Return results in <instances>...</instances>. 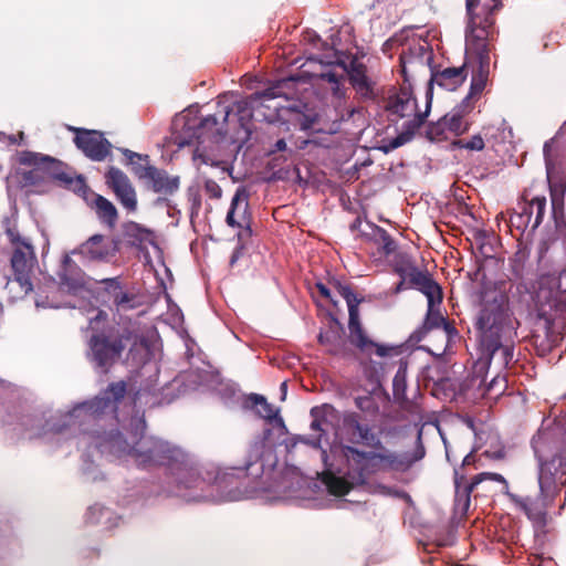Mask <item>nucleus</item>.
I'll use <instances>...</instances> for the list:
<instances>
[{
    "instance_id": "obj_1",
    "label": "nucleus",
    "mask_w": 566,
    "mask_h": 566,
    "mask_svg": "<svg viewBox=\"0 0 566 566\" xmlns=\"http://www.w3.org/2000/svg\"><path fill=\"white\" fill-rule=\"evenodd\" d=\"M344 428L347 440L373 450L366 451L355 446H343L342 452L349 465V475L358 483H367L371 475L385 471H405L424 457L421 434L417 438V448L412 454L397 453L387 449L380 439V433L367 423L361 422L357 412L344 417Z\"/></svg>"
},
{
    "instance_id": "obj_2",
    "label": "nucleus",
    "mask_w": 566,
    "mask_h": 566,
    "mask_svg": "<svg viewBox=\"0 0 566 566\" xmlns=\"http://www.w3.org/2000/svg\"><path fill=\"white\" fill-rule=\"evenodd\" d=\"M98 447L102 451H108L117 457L129 455L142 469L166 467L174 474L186 473L191 478L197 473V464L192 454L156 437L143 434L134 444H130L116 430L111 431Z\"/></svg>"
},
{
    "instance_id": "obj_3",
    "label": "nucleus",
    "mask_w": 566,
    "mask_h": 566,
    "mask_svg": "<svg viewBox=\"0 0 566 566\" xmlns=\"http://www.w3.org/2000/svg\"><path fill=\"white\" fill-rule=\"evenodd\" d=\"M476 325L482 333V343L490 353V364L509 367L514 359L518 325L510 311L509 296L496 290L484 292Z\"/></svg>"
},
{
    "instance_id": "obj_4",
    "label": "nucleus",
    "mask_w": 566,
    "mask_h": 566,
    "mask_svg": "<svg viewBox=\"0 0 566 566\" xmlns=\"http://www.w3.org/2000/svg\"><path fill=\"white\" fill-rule=\"evenodd\" d=\"M535 455L539 462V494L532 496H513L514 502L533 521H542L547 509L554 503L563 486L566 485V452L545 438L533 443Z\"/></svg>"
},
{
    "instance_id": "obj_5",
    "label": "nucleus",
    "mask_w": 566,
    "mask_h": 566,
    "mask_svg": "<svg viewBox=\"0 0 566 566\" xmlns=\"http://www.w3.org/2000/svg\"><path fill=\"white\" fill-rule=\"evenodd\" d=\"M128 343H133L129 348L133 359L135 352L142 349L147 354L149 350L146 339L129 327L119 328L111 324L101 328L92 327L87 339L86 358L94 369L106 375L122 358Z\"/></svg>"
},
{
    "instance_id": "obj_6",
    "label": "nucleus",
    "mask_w": 566,
    "mask_h": 566,
    "mask_svg": "<svg viewBox=\"0 0 566 566\" xmlns=\"http://www.w3.org/2000/svg\"><path fill=\"white\" fill-rule=\"evenodd\" d=\"M6 235L9 241V261L13 280L7 281L4 290L12 298H22L33 290L32 276L38 266L35 249L30 239L15 228H8Z\"/></svg>"
},
{
    "instance_id": "obj_7",
    "label": "nucleus",
    "mask_w": 566,
    "mask_h": 566,
    "mask_svg": "<svg viewBox=\"0 0 566 566\" xmlns=\"http://www.w3.org/2000/svg\"><path fill=\"white\" fill-rule=\"evenodd\" d=\"M329 284L343 296L348 307V331L349 342L364 354L375 353L379 357H387L395 349L392 346L378 344L370 339L364 329L360 316L359 304L364 297H358L349 284L342 283L337 279H332Z\"/></svg>"
},
{
    "instance_id": "obj_8",
    "label": "nucleus",
    "mask_w": 566,
    "mask_h": 566,
    "mask_svg": "<svg viewBox=\"0 0 566 566\" xmlns=\"http://www.w3.org/2000/svg\"><path fill=\"white\" fill-rule=\"evenodd\" d=\"M551 218V206L544 191H538L535 185L524 188L517 199L516 209L510 216V222L518 230L530 229L531 233Z\"/></svg>"
},
{
    "instance_id": "obj_9",
    "label": "nucleus",
    "mask_w": 566,
    "mask_h": 566,
    "mask_svg": "<svg viewBox=\"0 0 566 566\" xmlns=\"http://www.w3.org/2000/svg\"><path fill=\"white\" fill-rule=\"evenodd\" d=\"M127 394V382L124 380L111 382L93 399L77 405L66 415L63 427L71 426L75 418L97 419L105 415L116 417L119 403Z\"/></svg>"
},
{
    "instance_id": "obj_10",
    "label": "nucleus",
    "mask_w": 566,
    "mask_h": 566,
    "mask_svg": "<svg viewBox=\"0 0 566 566\" xmlns=\"http://www.w3.org/2000/svg\"><path fill=\"white\" fill-rule=\"evenodd\" d=\"M19 164L22 166H35L43 169V174L59 182L60 186H63L82 197L90 192V187L86 185L83 176H72L67 174L64 170L63 163L49 155L24 150L19 155Z\"/></svg>"
},
{
    "instance_id": "obj_11",
    "label": "nucleus",
    "mask_w": 566,
    "mask_h": 566,
    "mask_svg": "<svg viewBox=\"0 0 566 566\" xmlns=\"http://www.w3.org/2000/svg\"><path fill=\"white\" fill-rule=\"evenodd\" d=\"M488 369L489 366L485 361H478L473 366L472 373L461 382V394L471 400L500 397L507 388V380L505 376L496 374L486 382Z\"/></svg>"
},
{
    "instance_id": "obj_12",
    "label": "nucleus",
    "mask_w": 566,
    "mask_h": 566,
    "mask_svg": "<svg viewBox=\"0 0 566 566\" xmlns=\"http://www.w3.org/2000/svg\"><path fill=\"white\" fill-rule=\"evenodd\" d=\"M475 6L471 11H468L470 18L469 31L465 35V52L467 54H482L491 53V43L495 40V19L493 17V7L488 9L484 17L474 13Z\"/></svg>"
},
{
    "instance_id": "obj_13",
    "label": "nucleus",
    "mask_w": 566,
    "mask_h": 566,
    "mask_svg": "<svg viewBox=\"0 0 566 566\" xmlns=\"http://www.w3.org/2000/svg\"><path fill=\"white\" fill-rule=\"evenodd\" d=\"M433 61V51L427 40L412 39L403 48L399 55L400 72L403 83L409 84L415 75L429 70Z\"/></svg>"
},
{
    "instance_id": "obj_14",
    "label": "nucleus",
    "mask_w": 566,
    "mask_h": 566,
    "mask_svg": "<svg viewBox=\"0 0 566 566\" xmlns=\"http://www.w3.org/2000/svg\"><path fill=\"white\" fill-rule=\"evenodd\" d=\"M475 462L474 454L468 453L463 460L460 469L454 470V486H455V505L463 513H467L471 504V493L483 481H495L502 483L505 489H509V483L505 478L499 473L482 472L472 478L469 482L463 473L460 471L463 468L471 465Z\"/></svg>"
},
{
    "instance_id": "obj_15",
    "label": "nucleus",
    "mask_w": 566,
    "mask_h": 566,
    "mask_svg": "<svg viewBox=\"0 0 566 566\" xmlns=\"http://www.w3.org/2000/svg\"><path fill=\"white\" fill-rule=\"evenodd\" d=\"M432 95L427 94V103L424 112L418 108L416 98L411 92V84H405L401 86L399 92L389 96L385 109L388 113V117L391 122H397L400 118H415L418 115L422 116V124L428 116L431 107Z\"/></svg>"
},
{
    "instance_id": "obj_16",
    "label": "nucleus",
    "mask_w": 566,
    "mask_h": 566,
    "mask_svg": "<svg viewBox=\"0 0 566 566\" xmlns=\"http://www.w3.org/2000/svg\"><path fill=\"white\" fill-rule=\"evenodd\" d=\"M395 272L407 281L408 289H415L426 295L431 303L433 297L439 296L441 286L431 277L427 271L420 270L415 262L407 255L401 256V261L395 265Z\"/></svg>"
},
{
    "instance_id": "obj_17",
    "label": "nucleus",
    "mask_w": 566,
    "mask_h": 566,
    "mask_svg": "<svg viewBox=\"0 0 566 566\" xmlns=\"http://www.w3.org/2000/svg\"><path fill=\"white\" fill-rule=\"evenodd\" d=\"M551 201V219L566 248V175L546 177Z\"/></svg>"
},
{
    "instance_id": "obj_18",
    "label": "nucleus",
    "mask_w": 566,
    "mask_h": 566,
    "mask_svg": "<svg viewBox=\"0 0 566 566\" xmlns=\"http://www.w3.org/2000/svg\"><path fill=\"white\" fill-rule=\"evenodd\" d=\"M67 129L75 134V146L91 160L103 161L109 156L112 144L102 132L73 126H69Z\"/></svg>"
},
{
    "instance_id": "obj_19",
    "label": "nucleus",
    "mask_w": 566,
    "mask_h": 566,
    "mask_svg": "<svg viewBox=\"0 0 566 566\" xmlns=\"http://www.w3.org/2000/svg\"><path fill=\"white\" fill-rule=\"evenodd\" d=\"M119 250V241H106L103 234H93L71 253L88 262H108Z\"/></svg>"
},
{
    "instance_id": "obj_20",
    "label": "nucleus",
    "mask_w": 566,
    "mask_h": 566,
    "mask_svg": "<svg viewBox=\"0 0 566 566\" xmlns=\"http://www.w3.org/2000/svg\"><path fill=\"white\" fill-rule=\"evenodd\" d=\"M249 192L245 187H238L226 217V223L233 229H242L247 235L252 234L251 213L249 210Z\"/></svg>"
},
{
    "instance_id": "obj_21",
    "label": "nucleus",
    "mask_w": 566,
    "mask_h": 566,
    "mask_svg": "<svg viewBox=\"0 0 566 566\" xmlns=\"http://www.w3.org/2000/svg\"><path fill=\"white\" fill-rule=\"evenodd\" d=\"M106 185L128 212L137 210V196L129 178L118 168L109 167L105 174Z\"/></svg>"
},
{
    "instance_id": "obj_22",
    "label": "nucleus",
    "mask_w": 566,
    "mask_h": 566,
    "mask_svg": "<svg viewBox=\"0 0 566 566\" xmlns=\"http://www.w3.org/2000/svg\"><path fill=\"white\" fill-rule=\"evenodd\" d=\"M104 285V292L112 301L116 313L135 310L142 305L136 293L124 289L119 277H108L99 281Z\"/></svg>"
},
{
    "instance_id": "obj_23",
    "label": "nucleus",
    "mask_w": 566,
    "mask_h": 566,
    "mask_svg": "<svg viewBox=\"0 0 566 566\" xmlns=\"http://www.w3.org/2000/svg\"><path fill=\"white\" fill-rule=\"evenodd\" d=\"M546 177L566 175V143L554 136L543 146Z\"/></svg>"
},
{
    "instance_id": "obj_24",
    "label": "nucleus",
    "mask_w": 566,
    "mask_h": 566,
    "mask_svg": "<svg viewBox=\"0 0 566 566\" xmlns=\"http://www.w3.org/2000/svg\"><path fill=\"white\" fill-rule=\"evenodd\" d=\"M345 74L348 75L349 82L357 94L364 99H374L375 83L367 76V66L359 62L357 59H353L349 66H344Z\"/></svg>"
},
{
    "instance_id": "obj_25",
    "label": "nucleus",
    "mask_w": 566,
    "mask_h": 566,
    "mask_svg": "<svg viewBox=\"0 0 566 566\" xmlns=\"http://www.w3.org/2000/svg\"><path fill=\"white\" fill-rule=\"evenodd\" d=\"M87 206L95 212L97 219L109 230H113L118 221V211L114 203L102 195L90 192L83 196Z\"/></svg>"
},
{
    "instance_id": "obj_26",
    "label": "nucleus",
    "mask_w": 566,
    "mask_h": 566,
    "mask_svg": "<svg viewBox=\"0 0 566 566\" xmlns=\"http://www.w3.org/2000/svg\"><path fill=\"white\" fill-rule=\"evenodd\" d=\"M281 108L287 116L286 119L298 126L302 130L312 129L318 123V114L301 101H293Z\"/></svg>"
},
{
    "instance_id": "obj_27",
    "label": "nucleus",
    "mask_w": 566,
    "mask_h": 566,
    "mask_svg": "<svg viewBox=\"0 0 566 566\" xmlns=\"http://www.w3.org/2000/svg\"><path fill=\"white\" fill-rule=\"evenodd\" d=\"M294 77L282 78L277 81L274 85L261 91L251 94L245 101L238 102L235 108L239 113L245 112L248 108H253L256 103H262L263 101L274 99L276 97L285 96L287 97V93L285 88L290 87L294 83Z\"/></svg>"
},
{
    "instance_id": "obj_28",
    "label": "nucleus",
    "mask_w": 566,
    "mask_h": 566,
    "mask_svg": "<svg viewBox=\"0 0 566 566\" xmlns=\"http://www.w3.org/2000/svg\"><path fill=\"white\" fill-rule=\"evenodd\" d=\"M468 77L467 64L461 66L446 67L443 70H431L430 83H436L447 91H454L461 86Z\"/></svg>"
},
{
    "instance_id": "obj_29",
    "label": "nucleus",
    "mask_w": 566,
    "mask_h": 566,
    "mask_svg": "<svg viewBox=\"0 0 566 566\" xmlns=\"http://www.w3.org/2000/svg\"><path fill=\"white\" fill-rule=\"evenodd\" d=\"M59 277L61 284L73 292L83 289L86 284L84 271L72 260L70 254H65L62 260Z\"/></svg>"
},
{
    "instance_id": "obj_30",
    "label": "nucleus",
    "mask_w": 566,
    "mask_h": 566,
    "mask_svg": "<svg viewBox=\"0 0 566 566\" xmlns=\"http://www.w3.org/2000/svg\"><path fill=\"white\" fill-rule=\"evenodd\" d=\"M344 327L337 318L332 319V324L326 332L318 335V343L327 347L332 355H339L344 352L345 340L343 337Z\"/></svg>"
},
{
    "instance_id": "obj_31",
    "label": "nucleus",
    "mask_w": 566,
    "mask_h": 566,
    "mask_svg": "<svg viewBox=\"0 0 566 566\" xmlns=\"http://www.w3.org/2000/svg\"><path fill=\"white\" fill-rule=\"evenodd\" d=\"M473 109V104H468L462 101L443 116L448 130L455 136H460L469 130L470 124L464 120V117Z\"/></svg>"
},
{
    "instance_id": "obj_32",
    "label": "nucleus",
    "mask_w": 566,
    "mask_h": 566,
    "mask_svg": "<svg viewBox=\"0 0 566 566\" xmlns=\"http://www.w3.org/2000/svg\"><path fill=\"white\" fill-rule=\"evenodd\" d=\"M227 132L219 126V120L216 115H208L203 117L197 126L193 137L201 144L206 140L219 142L226 136Z\"/></svg>"
},
{
    "instance_id": "obj_33",
    "label": "nucleus",
    "mask_w": 566,
    "mask_h": 566,
    "mask_svg": "<svg viewBox=\"0 0 566 566\" xmlns=\"http://www.w3.org/2000/svg\"><path fill=\"white\" fill-rule=\"evenodd\" d=\"M146 182L156 193L172 195L179 188L178 177H170L165 170L156 167L150 170Z\"/></svg>"
},
{
    "instance_id": "obj_34",
    "label": "nucleus",
    "mask_w": 566,
    "mask_h": 566,
    "mask_svg": "<svg viewBox=\"0 0 566 566\" xmlns=\"http://www.w3.org/2000/svg\"><path fill=\"white\" fill-rule=\"evenodd\" d=\"M322 482L327 488L328 492L335 496H344L349 493V491L355 485H364L365 483H358L356 482L350 475H349V465L347 464V478L345 476H337L331 471L323 472L322 474Z\"/></svg>"
},
{
    "instance_id": "obj_35",
    "label": "nucleus",
    "mask_w": 566,
    "mask_h": 566,
    "mask_svg": "<svg viewBox=\"0 0 566 566\" xmlns=\"http://www.w3.org/2000/svg\"><path fill=\"white\" fill-rule=\"evenodd\" d=\"M345 64L343 62H333L323 65V71L315 76L322 81H326L331 84V91L337 97L342 96L340 85L345 78L344 72Z\"/></svg>"
},
{
    "instance_id": "obj_36",
    "label": "nucleus",
    "mask_w": 566,
    "mask_h": 566,
    "mask_svg": "<svg viewBox=\"0 0 566 566\" xmlns=\"http://www.w3.org/2000/svg\"><path fill=\"white\" fill-rule=\"evenodd\" d=\"M421 126H422V116L421 115H418L415 118L406 120L403 124L402 132L399 135H397L395 138L389 140V143L382 147L384 151L389 153L394 149L401 147L406 143L410 142Z\"/></svg>"
},
{
    "instance_id": "obj_37",
    "label": "nucleus",
    "mask_w": 566,
    "mask_h": 566,
    "mask_svg": "<svg viewBox=\"0 0 566 566\" xmlns=\"http://www.w3.org/2000/svg\"><path fill=\"white\" fill-rule=\"evenodd\" d=\"M123 154L132 166L133 174L138 179L146 180L150 175V170L155 168V166L149 165V156L129 149H123Z\"/></svg>"
},
{
    "instance_id": "obj_38",
    "label": "nucleus",
    "mask_w": 566,
    "mask_h": 566,
    "mask_svg": "<svg viewBox=\"0 0 566 566\" xmlns=\"http://www.w3.org/2000/svg\"><path fill=\"white\" fill-rule=\"evenodd\" d=\"M528 259V253L524 249L517 250L514 255L510 259V280L514 282H518L523 284L526 275V261Z\"/></svg>"
},
{
    "instance_id": "obj_39",
    "label": "nucleus",
    "mask_w": 566,
    "mask_h": 566,
    "mask_svg": "<svg viewBox=\"0 0 566 566\" xmlns=\"http://www.w3.org/2000/svg\"><path fill=\"white\" fill-rule=\"evenodd\" d=\"M371 240L378 247L379 252L384 256H389L397 250V243L388 231L381 227L374 226Z\"/></svg>"
},
{
    "instance_id": "obj_40",
    "label": "nucleus",
    "mask_w": 566,
    "mask_h": 566,
    "mask_svg": "<svg viewBox=\"0 0 566 566\" xmlns=\"http://www.w3.org/2000/svg\"><path fill=\"white\" fill-rule=\"evenodd\" d=\"M248 399L251 402L252 407L258 408L256 412L261 418L265 419L269 422H272L273 420H279L280 422H283L282 418L279 417V410L275 409L271 403H269L264 396L251 394Z\"/></svg>"
},
{
    "instance_id": "obj_41",
    "label": "nucleus",
    "mask_w": 566,
    "mask_h": 566,
    "mask_svg": "<svg viewBox=\"0 0 566 566\" xmlns=\"http://www.w3.org/2000/svg\"><path fill=\"white\" fill-rule=\"evenodd\" d=\"M442 298L443 294L441 291L439 296L432 298L431 303L428 301V312L423 323V328L426 331L439 328L441 324L444 323L446 317L441 314L439 310L434 308L436 304H440L442 302Z\"/></svg>"
},
{
    "instance_id": "obj_42",
    "label": "nucleus",
    "mask_w": 566,
    "mask_h": 566,
    "mask_svg": "<svg viewBox=\"0 0 566 566\" xmlns=\"http://www.w3.org/2000/svg\"><path fill=\"white\" fill-rule=\"evenodd\" d=\"M556 233L560 237V234L556 231L555 228H554V231L545 230L541 233L539 239L536 244V258H537L538 264L545 260L549 250L556 242V240H557Z\"/></svg>"
},
{
    "instance_id": "obj_43",
    "label": "nucleus",
    "mask_w": 566,
    "mask_h": 566,
    "mask_svg": "<svg viewBox=\"0 0 566 566\" xmlns=\"http://www.w3.org/2000/svg\"><path fill=\"white\" fill-rule=\"evenodd\" d=\"M471 59L473 57L476 62V67L472 71V76L479 77V78H489L490 74V53H482V54H468Z\"/></svg>"
},
{
    "instance_id": "obj_44",
    "label": "nucleus",
    "mask_w": 566,
    "mask_h": 566,
    "mask_svg": "<svg viewBox=\"0 0 566 566\" xmlns=\"http://www.w3.org/2000/svg\"><path fill=\"white\" fill-rule=\"evenodd\" d=\"M453 148L480 151L485 147L484 139L480 134L473 135L469 140L455 139L451 143Z\"/></svg>"
},
{
    "instance_id": "obj_45",
    "label": "nucleus",
    "mask_w": 566,
    "mask_h": 566,
    "mask_svg": "<svg viewBox=\"0 0 566 566\" xmlns=\"http://www.w3.org/2000/svg\"><path fill=\"white\" fill-rule=\"evenodd\" d=\"M448 130V126L446 125V120L441 117L438 122L431 123L426 130L427 138L431 142L434 140H443L447 139L446 132Z\"/></svg>"
},
{
    "instance_id": "obj_46",
    "label": "nucleus",
    "mask_w": 566,
    "mask_h": 566,
    "mask_svg": "<svg viewBox=\"0 0 566 566\" xmlns=\"http://www.w3.org/2000/svg\"><path fill=\"white\" fill-rule=\"evenodd\" d=\"M355 405L360 411L369 415H375L379 410L378 403L376 402L375 398L371 397L370 395L356 397Z\"/></svg>"
},
{
    "instance_id": "obj_47",
    "label": "nucleus",
    "mask_w": 566,
    "mask_h": 566,
    "mask_svg": "<svg viewBox=\"0 0 566 566\" xmlns=\"http://www.w3.org/2000/svg\"><path fill=\"white\" fill-rule=\"evenodd\" d=\"M486 82H488V80L472 76L470 92L467 95V97L463 99V102H465L468 104H473L472 101L480 96V94L485 88Z\"/></svg>"
},
{
    "instance_id": "obj_48",
    "label": "nucleus",
    "mask_w": 566,
    "mask_h": 566,
    "mask_svg": "<svg viewBox=\"0 0 566 566\" xmlns=\"http://www.w3.org/2000/svg\"><path fill=\"white\" fill-rule=\"evenodd\" d=\"M203 189L210 199L218 200L222 197V189L213 179L205 180Z\"/></svg>"
},
{
    "instance_id": "obj_49",
    "label": "nucleus",
    "mask_w": 566,
    "mask_h": 566,
    "mask_svg": "<svg viewBox=\"0 0 566 566\" xmlns=\"http://www.w3.org/2000/svg\"><path fill=\"white\" fill-rule=\"evenodd\" d=\"M323 422H326V421L325 420H321V419H314L312 421L311 428H312V430L317 432V436L315 438H313L312 440H306L307 444H310V446H312L314 448H318L319 447L322 433L324 432V429L322 428Z\"/></svg>"
},
{
    "instance_id": "obj_50",
    "label": "nucleus",
    "mask_w": 566,
    "mask_h": 566,
    "mask_svg": "<svg viewBox=\"0 0 566 566\" xmlns=\"http://www.w3.org/2000/svg\"><path fill=\"white\" fill-rule=\"evenodd\" d=\"M33 169L29 170V171H25L23 172V180L27 182V184H30V185H35L38 184L41 179H43L44 177L43 176H40V172L43 174V169L41 168H38L35 166H32Z\"/></svg>"
},
{
    "instance_id": "obj_51",
    "label": "nucleus",
    "mask_w": 566,
    "mask_h": 566,
    "mask_svg": "<svg viewBox=\"0 0 566 566\" xmlns=\"http://www.w3.org/2000/svg\"><path fill=\"white\" fill-rule=\"evenodd\" d=\"M315 287L317 290V292L319 293V295L322 297H324L325 300H327L328 302H331L334 306H337V301H335L333 297H332V294H331V291L322 282H317L315 284Z\"/></svg>"
},
{
    "instance_id": "obj_52",
    "label": "nucleus",
    "mask_w": 566,
    "mask_h": 566,
    "mask_svg": "<svg viewBox=\"0 0 566 566\" xmlns=\"http://www.w3.org/2000/svg\"><path fill=\"white\" fill-rule=\"evenodd\" d=\"M126 231L128 234H136L138 235V239L142 241L144 239V237L142 234H147L148 231L143 229L138 223L136 222H130L127 227H126Z\"/></svg>"
},
{
    "instance_id": "obj_53",
    "label": "nucleus",
    "mask_w": 566,
    "mask_h": 566,
    "mask_svg": "<svg viewBox=\"0 0 566 566\" xmlns=\"http://www.w3.org/2000/svg\"><path fill=\"white\" fill-rule=\"evenodd\" d=\"M448 337H453L458 334L457 328L454 327L453 323H451L448 318L444 319V323L441 324V326Z\"/></svg>"
},
{
    "instance_id": "obj_54",
    "label": "nucleus",
    "mask_w": 566,
    "mask_h": 566,
    "mask_svg": "<svg viewBox=\"0 0 566 566\" xmlns=\"http://www.w3.org/2000/svg\"><path fill=\"white\" fill-rule=\"evenodd\" d=\"M189 200L191 201V208L193 211L198 212L201 208V197L198 191L189 195Z\"/></svg>"
},
{
    "instance_id": "obj_55",
    "label": "nucleus",
    "mask_w": 566,
    "mask_h": 566,
    "mask_svg": "<svg viewBox=\"0 0 566 566\" xmlns=\"http://www.w3.org/2000/svg\"><path fill=\"white\" fill-rule=\"evenodd\" d=\"M468 10L471 11L475 6H479L480 0H465ZM493 2L494 9H500L502 7L501 0H491Z\"/></svg>"
},
{
    "instance_id": "obj_56",
    "label": "nucleus",
    "mask_w": 566,
    "mask_h": 566,
    "mask_svg": "<svg viewBox=\"0 0 566 566\" xmlns=\"http://www.w3.org/2000/svg\"><path fill=\"white\" fill-rule=\"evenodd\" d=\"M106 317H107V314H106L104 311H99V312L97 313V315H96L94 318H92V319L90 321V329L92 331V327H96L95 325H96L99 321H105V319H106Z\"/></svg>"
},
{
    "instance_id": "obj_57",
    "label": "nucleus",
    "mask_w": 566,
    "mask_h": 566,
    "mask_svg": "<svg viewBox=\"0 0 566 566\" xmlns=\"http://www.w3.org/2000/svg\"><path fill=\"white\" fill-rule=\"evenodd\" d=\"M287 149L286 143L283 138L277 139L271 150V153L285 151Z\"/></svg>"
},
{
    "instance_id": "obj_58",
    "label": "nucleus",
    "mask_w": 566,
    "mask_h": 566,
    "mask_svg": "<svg viewBox=\"0 0 566 566\" xmlns=\"http://www.w3.org/2000/svg\"><path fill=\"white\" fill-rule=\"evenodd\" d=\"M408 289L407 287V281L405 279H400V281L397 283L395 287V293H400L401 291Z\"/></svg>"
},
{
    "instance_id": "obj_59",
    "label": "nucleus",
    "mask_w": 566,
    "mask_h": 566,
    "mask_svg": "<svg viewBox=\"0 0 566 566\" xmlns=\"http://www.w3.org/2000/svg\"><path fill=\"white\" fill-rule=\"evenodd\" d=\"M403 377H405L403 374L399 369L394 378V387L395 388H397L399 386L400 381H403Z\"/></svg>"
},
{
    "instance_id": "obj_60",
    "label": "nucleus",
    "mask_w": 566,
    "mask_h": 566,
    "mask_svg": "<svg viewBox=\"0 0 566 566\" xmlns=\"http://www.w3.org/2000/svg\"><path fill=\"white\" fill-rule=\"evenodd\" d=\"M231 113V109L229 107H223L220 112V114L222 115V122L223 124L227 123L228 118H229V115Z\"/></svg>"
},
{
    "instance_id": "obj_61",
    "label": "nucleus",
    "mask_w": 566,
    "mask_h": 566,
    "mask_svg": "<svg viewBox=\"0 0 566 566\" xmlns=\"http://www.w3.org/2000/svg\"><path fill=\"white\" fill-rule=\"evenodd\" d=\"M286 390H287V384H286V381H283L281 384L282 399H285Z\"/></svg>"
},
{
    "instance_id": "obj_62",
    "label": "nucleus",
    "mask_w": 566,
    "mask_h": 566,
    "mask_svg": "<svg viewBox=\"0 0 566 566\" xmlns=\"http://www.w3.org/2000/svg\"><path fill=\"white\" fill-rule=\"evenodd\" d=\"M10 142H11V143H13V144H15V143L18 142V137H11V138H10Z\"/></svg>"
},
{
    "instance_id": "obj_63",
    "label": "nucleus",
    "mask_w": 566,
    "mask_h": 566,
    "mask_svg": "<svg viewBox=\"0 0 566 566\" xmlns=\"http://www.w3.org/2000/svg\"><path fill=\"white\" fill-rule=\"evenodd\" d=\"M23 137H24V134H23V132H21V133L19 134V139H23Z\"/></svg>"
},
{
    "instance_id": "obj_64",
    "label": "nucleus",
    "mask_w": 566,
    "mask_h": 566,
    "mask_svg": "<svg viewBox=\"0 0 566 566\" xmlns=\"http://www.w3.org/2000/svg\"><path fill=\"white\" fill-rule=\"evenodd\" d=\"M447 459L450 460L449 451L447 450Z\"/></svg>"
}]
</instances>
